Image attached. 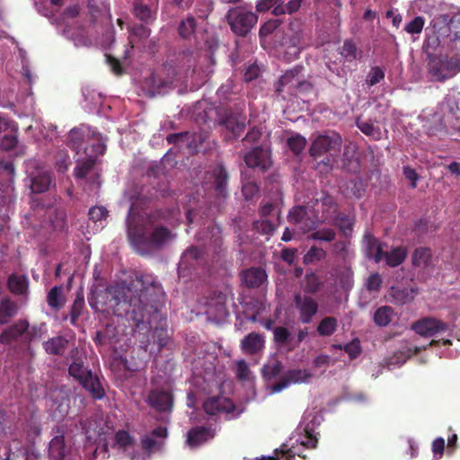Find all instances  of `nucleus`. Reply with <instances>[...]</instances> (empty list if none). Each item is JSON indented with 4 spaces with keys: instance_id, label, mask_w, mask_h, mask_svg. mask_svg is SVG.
<instances>
[{
    "instance_id": "42",
    "label": "nucleus",
    "mask_w": 460,
    "mask_h": 460,
    "mask_svg": "<svg viewBox=\"0 0 460 460\" xmlns=\"http://www.w3.org/2000/svg\"><path fill=\"white\" fill-rule=\"evenodd\" d=\"M49 223L52 230L65 232L67 230L66 213L62 209H56L49 215Z\"/></svg>"
},
{
    "instance_id": "49",
    "label": "nucleus",
    "mask_w": 460,
    "mask_h": 460,
    "mask_svg": "<svg viewBox=\"0 0 460 460\" xmlns=\"http://www.w3.org/2000/svg\"><path fill=\"white\" fill-rule=\"evenodd\" d=\"M84 307V299L83 296H77L72 305L70 312V322L71 324L75 325L78 317L82 315L83 309Z\"/></svg>"
},
{
    "instance_id": "22",
    "label": "nucleus",
    "mask_w": 460,
    "mask_h": 460,
    "mask_svg": "<svg viewBox=\"0 0 460 460\" xmlns=\"http://www.w3.org/2000/svg\"><path fill=\"white\" fill-rule=\"evenodd\" d=\"M14 203V197L13 194V189L6 186L4 189H0V233L4 230L5 223L8 220V211L10 206Z\"/></svg>"
},
{
    "instance_id": "29",
    "label": "nucleus",
    "mask_w": 460,
    "mask_h": 460,
    "mask_svg": "<svg viewBox=\"0 0 460 460\" xmlns=\"http://www.w3.org/2000/svg\"><path fill=\"white\" fill-rule=\"evenodd\" d=\"M407 257V250L403 246L393 247L390 252H384L383 260L391 268L401 265Z\"/></svg>"
},
{
    "instance_id": "31",
    "label": "nucleus",
    "mask_w": 460,
    "mask_h": 460,
    "mask_svg": "<svg viewBox=\"0 0 460 460\" xmlns=\"http://www.w3.org/2000/svg\"><path fill=\"white\" fill-rule=\"evenodd\" d=\"M432 261V252L426 247H419L411 255V262L414 267L427 269Z\"/></svg>"
},
{
    "instance_id": "10",
    "label": "nucleus",
    "mask_w": 460,
    "mask_h": 460,
    "mask_svg": "<svg viewBox=\"0 0 460 460\" xmlns=\"http://www.w3.org/2000/svg\"><path fill=\"white\" fill-rule=\"evenodd\" d=\"M286 28L287 24L284 19L277 18L269 20L261 26V30H259V36H261V38H265L268 35L272 34L274 35L275 47L285 48V45L288 42Z\"/></svg>"
},
{
    "instance_id": "63",
    "label": "nucleus",
    "mask_w": 460,
    "mask_h": 460,
    "mask_svg": "<svg viewBox=\"0 0 460 460\" xmlns=\"http://www.w3.org/2000/svg\"><path fill=\"white\" fill-rule=\"evenodd\" d=\"M88 217H90V219L94 222L106 219L108 217V210L104 207H93L90 211H88Z\"/></svg>"
},
{
    "instance_id": "3",
    "label": "nucleus",
    "mask_w": 460,
    "mask_h": 460,
    "mask_svg": "<svg viewBox=\"0 0 460 460\" xmlns=\"http://www.w3.org/2000/svg\"><path fill=\"white\" fill-rule=\"evenodd\" d=\"M447 25L451 38L447 55H431L427 63L429 75L437 82H445L460 72V12L452 15Z\"/></svg>"
},
{
    "instance_id": "11",
    "label": "nucleus",
    "mask_w": 460,
    "mask_h": 460,
    "mask_svg": "<svg viewBox=\"0 0 460 460\" xmlns=\"http://www.w3.org/2000/svg\"><path fill=\"white\" fill-rule=\"evenodd\" d=\"M244 163L248 168L267 171L272 166V160L269 149L262 146H255L243 156Z\"/></svg>"
},
{
    "instance_id": "44",
    "label": "nucleus",
    "mask_w": 460,
    "mask_h": 460,
    "mask_svg": "<svg viewBox=\"0 0 460 460\" xmlns=\"http://www.w3.org/2000/svg\"><path fill=\"white\" fill-rule=\"evenodd\" d=\"M358 53L356 43L351 40H346L343 42L341 49H340V54H341L348 63H352L357 60Z\"/></svg>"
},
{
    "instance_id": "26",
    "label": "nucleus",
    "mask_w": 460,
    "mask_h": 460,
    "mask_svg": "<svg viewBox=\"0 0 460 460\" xmlns=\"http://www.w3.org/2000/svg\"><path fill=\"white\" fill-rule=\"evenodd\" d=\"M69 341L62 335L49 338L42 343L43 349L49 355L62 356L67 347Z\"/></svg>"
},
{
    "instance_id": "18",
    "label": "nucleus",
    "mask_w": 460,
    "mask_h": 460,
    "mask_svg": "<svg viewBox=\"0 0 460 460\" xmlns=\"http://www.w3.org/2000/svg\"><path fill=\"white\" fill-rule=\"evenodd\" d=\"M31 192L42 193L49 190L52 182L51 172L48 170L31 172L29 176Z\"/></svg>"
},
{
    "instance_id": "19",
    "label": "nucleus",
    "mask_w": 460,
    "mask_h": 460,
    "mask_svg": "<svg viewBox=\"0 0 460 460\" xmlns=\"http://www.w3.org/2000/svg\"><path fill=\"white\" fill-rule=\"evenodd\" d=\"M202 261H204V252L196 246H190L181 255V259L179 261V269H195Z\"/></svg>"
},
{
    "instance_id": "21",
    "label": "nucleus",
    "mask_w": 460,
    "mask_h": 460,
    "mask_svg": "<svg viewBox=\"0 0 460 460\" xmlns=\"http://www.w3.org/2000/svg\"><path fill=\"white\" fill-rule=\"evenodd\" d=\"M267 280L266 271L261 268H250L242 272V282L250 288H255Z\"/></svg>"
},
{
    "instance_id": "47",
    "label": "nucleus",
    "mask_w": 460,
    "mask_h": 460,
    "mask_svg": "<svg viewBox=\"0 0 460 460\" xmlns=\"http://www.w3.org/2000/svg\"><path fill=\"white\" fill-rule=\"evenodd\" d=\"M336 233L333 229L323 228L313 232L309 238L314 241L332 242L335 240Z\"/></svg>"
},
{
    "instance_id": "64",
    "label": "nucleus",
    "mask_w": 460,
    "mask_h": 460,
    "mask_svg": "<svg viewBox=\"0 0 460 460\" xmlns=\"http://www.w3.org/2000/svg\"><path fill=\"white\" fill-rule=\"evenodd\" d=\"M242 192L246 200L253 199L259 192V187L255 182H247L243 184Z\"/></svg>"
},
{
    "instance_id": "17",
    "label": "nucleus",
    "mask_w": 460,
    "mask_h": 460,
    "mask_svg": "<svg viewBox=\"0 0 460 460\" xmlns=\"http://www.w3.org/2000/svg\"><path fill=\"white\" fill-rule=\"evenodd\" d=\"M217 430L211 427L198 426L187 432V444L190 447H197L213 438Z\"/></svg>"
},
{
    "instance_id": "59",
    "label": "nucleus",
    "mask_w": 460,
    "mask_h": 460,
    "mask_svg": "<svg viewBox=\"0 0 460 460\" xmlns=\"http://www.w3.org/2000/svg\"><path fill=\"white\" fill-rule=\"evenodd\" d=\"M335 348L340 349H344V351L348 354L349 358H356L359 356L361 350L360 346L358 345V341H354L353 342H350L346 345H334Z\"/></svg>"
},
{
    "instance_id": "60",
    "label": "nucleus",
    "mask_w": 460,
    "mask_h": 460,
    "mask_svg": "<svg viewBox=\"0 0 460 460\" xmlns=\"http://www.w3.org/2000/svg\"><path fill=\"white\" fill-rule=\"evenodd\" d=\"M382 284V278L378 272L371 273L367 280L366 287L369 292H378Z\"/></svg>"
},
{
    "instance_id": "48",
    "label": "nucleus",
    "mask_w": 460,
    "mask_h": 460,
    "mask_svg": "<svg viewBox=\"0 0 460 460\" xmlns=\"http://www.w3.org/2000/svg\"><path fill=\"white\" fill-rule=\"evenodd\" d=\"M163 444L162 441L155 440L150 436H145L141 438L142 450L149 455L156 450H161Z\"/></svg>"
},
{
    "instance_id": "35",
    "label": "nucleus",
    "mask_w": 460,
    "mask_h": 460,
    "mask_svg": "<svg viewBox=\"0 0 460 460\" xmlns=\"http://www.w3.org/2000/svg\"><path fill=\"white\" fill-rule=\"evenodd\" d=\"M16 314L17 305L13 301L4 298L0 302V324H6Z\"/></svg>"
},
{
    "instance_id": "57",
    "label": "nucleus",
    "mask_w": 460,
    "mask_h": 460,
    "mask_svg": "<svg viewBox=\"0 0 460 460\" xmlns=\"http://www.w3.org/2000/svg\"><path fill=\"white\" fill-rule=\"evenodd\" d=\"M251 376V369L248 367V364L244 359H240L235 362V376L239 380L245 381L248 380Z\"/></svg>"
},
{
    "instance_id": "8",
    "label": "nucleus",
    "mask_w": 460,
    "mask_h": 460,
    "mask_svg": "<svg viewBox=\"0 0 460 460\" xmlns=\"http://www.w3.org/2000/svg\"><path fill=\"white\" fill-rule=\"evenodd\" d=\"M342 146L341 135H319L314 138L310 146V155L321 157L327 152L340 151Z\"/></svg>"
},
{
    "instance_id": "61",
    "label": "nucleus",
    "mask_w": 460,
    "mask_h": 460,
    "mask_svg": "<svg viewBox=\"0 0 460 460\" xmlns=\"http://www.w3.org/2000/svg\"><path fill=\"white\" fill-rule=\"evenodd\" d=\"M151 81L153 84V94H161L168 86H170L172 82L167 80H162L159 77H156L154 74L151 75Z\"/></svg>"
},
{
    "instance_id": "2",
    "label": "nucleus",
    "mask_w": 460,
    "mask_h": 460,
    "mask_svg": "<svg viewBox=\"0 0 460 460\" xmlns=\"http://www.w3.org/2000/svg\"><path fill=\"white\" fill-rule=\"evenodd\" d=\"M173 208H154L134 217V202L128 213V234L130 242L140 253L162 251L176 238L166 224L172 219Z\"/></svg>"
},
{
    "instance_id": "30",
    "label": "nucleus",
    "mask_w": 460,
    "mask_h": 460,
    "mask_svg": "<svg viewBox=\"0 0 460 460\" xmlns=\"http://www.w3.org/2000/svg\"><path fill=\"white\" fill-rule=\"evenodd\" d=\"M29 281L25 275L11 274L7 279V287L10 292L22 295L27 292Z\"/></svg>"
},
{
    "instance_id": "45",
    "label": "nucleus",
    "mask_w": 460,
    "mask_h": 460,
    "mask_svg": "<svg viewBox=\"0 0 460 460\" xmlns=\"http://www.w3.org/2000/svg\"><path fill=\"white\" fill-rule=\"evenodd\" d=\"M96 163L95 157H90L84 161L83 163L79 164L74 169V176L75 179H84L86 175L89 173L90 171H92Z\"/></svg>"
},
{
    "instance_id": "51",
    "label": "nucleus",
    "mask_w": 460,
    "mask_h": 460,
    "mask_svg": "<svg viewBox=\"0 0 460 460\" xmlns=\"http://www.w3.org/2000/svg\"><path fill=\"white\" fill-rule=\"evenodd\" d=\"M440 44L438 36L434 32L431 35H429L423 45V49L425 53L427 54V60L429 59V56L437 55L435 52Z\"/></svg>"
},
{
    "instance_id": "34",
    "label": "nucleus",
    "mask_w": 460,
    "mask_h": 460,
    "mask_svg": "<svg viewBox=\"0 0 460 460\" xmlns=\"http://www.w3.org/2000/svg\"><path fill=\"white\" fill-rule=\"evenodd\" d=\"M225 301V296L219 293L217 298H211L208 302L207 313L213 314L219 318L228 315L227 306Z\"/></svg>"
},
{
    "instance_id": "39",
    "label": "nucleus",
    "mask_w": 460,
    "mask_h": 460,
    "mask_svg": "<svg viewBox=\"0 0 460 460\" xmlns=\"http://www.w3.org/2000/svg\"><path fill=\"white\" fill-rule=\"evenodd\" d=\"M209 243L214 252H219L223 244L222 229L217 223H213L208 227Z\"/></svg>"
},
{
    "instance_id": "50",
    "label": "nucleus",
    "mask_w": 460,
    "mask_h": 460,
    "mask_svg": "<svg viewBox=\"0 0 460 460\" xmlns=\"http://www.w3.org/2000/svg\"><path fill=\"white\" fill-rule=\"evenodd\" d=\"M320 286L319 278L314 272L305 274V281L303 284L305 293L314 294L319 290Z\"/></svg>"
},
{
    "instance_id": "23",
    "label": "nucleus",
    "mask_w": 460,
    "mask_h": 460,
    "mask_svg": "<svg viewBox=\"0 0 460 460\" xmlns=\"http://www.w3.org/2000/svg\"><path fill=\"white\" fill-rule=\"evenodd\" d=\"M198 24L197 20L193 15H187L184 19L180 21L177 28L180 38L190 41L196 38Z\"/></svg>"
},
{
    "instance_id": "56",
    "label": "nucleus",
    "mask_w": 460,
    "mask_h": 460,
    "mask_svg": "<svg viewBox=\"0 0 460 460\" xmlns=\"http://www.w3.org/2000/svg\"><path fill=\"white\" fill-rule=\"evenodd\" d=\"M337 226L344 235H349L353 231L354 223L351 219H349L344 214H340L337 217Z\"/></svg>"
},
{
    "instance_id": "5",
    "label": "nucleus",
    "mask_w": 460,
    "mask_h": 460,
    "mask_svg": "<svg viewBox=\"0 0 460 460\" xmlns=\"http://www.w3.org/2000/svg\"><path fill=\"white\" fill-rule=\"evenodd\" d=\"M228 181L229 174L222 164H218L208 172L205 181H203V188L213 190L218 209L221 208L222 203L229 196Z\"/></svg>"
},
{
    "instance_id": "24",
    "label": "nucleus",
    "mask_w": 460,
    "mask_h": 460,
    "mask_svg": "<svg viewBox=\"0 0 460 460\" xmlns=\"http://www.w3.org/2000/svg\"><path fill=\"white\" fill-rule=\"evenodd\" d=\"M79 384L84 389L91 394L93 398L96 400L104 398L105 390L103 386L101 385L97 376H93V374L88 375L87 377H84L82 380H80Z\"/></svg>"
},
{
    "instance_id": "28",
    "label": "nucleus",
    "mask_w": 460,
    "mask_h": 460,
    "mask_svg": "<svg viewBox=\"0 0 460 460\" xmlns=\"http://www.w3.org/2000/svg\"><path fill=\"white\" fill-rule=\"evenodd\" d=\"M67 449L63 435H59L51 438L49 445V460H64Z\"/></svg>"
},
{
    "instance_id": "46",
    "label": "nucleus",
    "mask_w": 460,
    "mask_h": 460,
    "mask_svg": "<svg viewBox=\"0 0 460 460\" xmlns=\"http://www.w3.org/2000/svg\"><path fill=\"white\" fill-rule=\"evenodd\" d=\"M115 442L122 450H127L134 444V438L126 429H119L115 434Z\"/></svg>"
},
{
    "instance_id": "16",
    "label": "nucleus",
    "mask_w": 460,
    "mask_h": 460,
    "mask_svg": "<svg viewBox=\"0 0 460 460\" xmlns=\"http://www.w3.org/2000/svg\"><path fill=\"white\" fill-rule=\"evenodd\" d=\"M242 351L245 355L256 356L261 353L265 348V338L257 332L244 335L240 344Z\"/></svg>"
},
{
    "instance_id": "13",
    "label": "nucleus",
    "mask_w": 460,
    "mask_h": 460,
    "mask_svg": "<svg viewBox=\"0 0 460 460\" xmlns=\"http://www.w3.org/2000/svg\"><path fill=\"white\" fill-rule=\"evenodd\" d=\"M310 417L304 418L298 427L299 433L303 434L301 445L307 449H313L316 447L319 432L315 431V429L320 425L316 416H312L311 420H309Z\"/></svg>"
},
{
    "instance_id": "7",
    "label": "nucleus",
    "mask_w": 460,
    "mask_h": 460,
    "mask_svg": "<svg viewBox=\"0 0 460 460\" xmlns=\"http://www.w3.org/2000/svg\"><path fill=\"white\" fill-rule=\"evenodd\" d=\"M217 122L220 127L228 130L232 138H238L245 128L243 116L233 112L230 109H219L217 111Z\"/></svg>"
},
{
    "instance_id": "40",
    "label": "nucleus",
    "mask_w": 460,
    "mask_h": 460,
    "mask_svg": "<svg viewBox=\"0 0 460 460\" xmlns=\"http://www.w3.org/2000/svg\"><path fill=\"white\" fill-rule=\"evenodd\" d=\"M394 310L389 305L380 306L376 313H374V323L378 326H387L392 321Z\"/></svg>"
},
{
    "instance_id": "38",
    "label": "nucleus",
    "mask_w": 460,
    "mask_h": 460,
    "mask_svg": "<svg viewBox=\"0 0 460 460\" xmlns=\"http://www.w3.org/2000/svg\"><path fill=\"white\" fill-rule=\"evenodd\" d=\"M48 305L54 310H59L65 304L62 286H54L47 296Z\"/></svg>"
},
{
    "instance_id": "41",
    "label": "nucleus",
    "mask_w": 460,
    "mask_h": 460,
    "mask_svg": "<svg viewBox=\"0 0 460 460\" xmlns=\"http://www.w3.org/2000/svg\"><path fill=\"white\" fill-rule=\"evenodd\" d=\"M85 132L83 128H74L68 135V146L79 153L84 142Z\"/></svg>"
},
{
    "instance_id": "33",
    "label": "nucleus",
    "mask_w": 460,
    "mask_h": 460,
    "mask_svg": "<svg viewBox=\"0 0 460 460\" xmlns=\"http://www.w3.org/2000/svg\"><path fill=\"white\" fill-rule=\"evenodd\" d=\"M133 14L138 20L149 23L155 21V13L149 6L143 4L142 0H136L133 4Z\"/></svg>"
},
{
    "instance_id": "43",
    "label": "nucleus",
    "mask_w": 460,
    "mask_h": 460,
    "mask_svg": "<svg viewBox=\"0 0 460 460\" xmlns=\"http://www.w3.org/2000/svg\"><path fill=\"white\" fill-rule=\"evenodd\" d=\"M337 329V320L333 316L324 317L318 327H316V332H318L321 336H331L335 332Z\"/></svg>"
},
{
    "instance_id": "12",
    "label": "nucleus",
    "mask_w": 460,
    "mask_h": 460,
    "mask_svg": "<svg viewBox=\"0 0 460 460\" xmlns=\"http://www.w3.org/2000/svg\"><path fill=\"white\" fill-rule=\"evenodd\" d=\"M413 331L420 336L431 337L448 330V323L434 317H424L412 324Z\"/></svg>"
},
{
    "instance_id": "4",
    "label": "nucleus",
    "mask_w": 460,
    "mask_h": 460,
    "mask_svg": "<svg viewBox=\"0 0 460 460\" xmlns=\"http://www.w3.org/2000/svg\"><path fill=\"white\" fill-rule=\"evenodd\" d=\"M287 358L285 351H278L269 356L261 368L262 378L266 381L271 393L276 394L288 386V372L285 371L283 360Z\"/></svg>"
},
{
    "instance_id": "37",
    "label": "nucleus",
    "mask_w": 460,
    "mask_h": 460,
    "mask_svg": "<svg viewBox=\"0 0 460 460\" xmlns=\"http://www.w3.org/2000/svg\"><path fill=\"white\" fill-rule=\"evenodd\" d=\"M356 126L362 134L368 136L371 139L379 140L382 137V132L378 126L374 125L371 121H365L357 119Z\"/></svg>"
},
{
    "instance_id": "1",
    "label": "nucleus",
    "mask_w": 460,
    "mask_h": 460,
    "mask_svg": "<svg viewBox=\"0 0 460 460\" xmlns=\"http://www.w3.org/2000/svg\"><path fill=\"white\" fill-rule=\"evenodd\" d=\"M113 313L126 317L138 331H152L149 338L140 340L141 347L147 351L151 343L158 346V352L167 344L166 319L161 312L164 293L151 274H142L134 279L123 281L114 287Z\"/></svg>"
},
{
    "instance_id": "15",
    "label": "nucleus",
    "mask_w": 460,
    "mask_h": 460,
    "mask_svg": "<svg viewBox=\"0 0 460 460\" xmlns=\"http://www.w3.org/2000/svg\"><path fill=\"white\" fill-rule=\"evenodd\" d=\"M295 304L299 312L300 321L303 323H311L313 316L319 309L316 302L310 296L296 294L295 296Z\"/></svg>"
},
{
    "instance_id": "20",
    "label": "nucleus",
    "mask_w": 460,
    "mask_h": 460,
    "mask_svg": "<svg viewBox=\"0 0 460 460\" xmlns=\"http://www.w3.org/2000/svg\"><path fill=\"white\" fill-rule=\"evenodd\" d=\"M29 328V323L27 320H19L13 324L8 326L0 334V342L4 345H8L12 341L17 340L22 336Z\"/></svg>"
},
{
    "instance_id": "14",
    "label": "nucleus",
    "mask_w": 460,
    "mask_h": 460,
    "mask_svg": "<svg viewBox=\"0 0 460 460\" xmlns=\"http://www.w3.org/2000/svg\"><path fill=\"white\" fill-rule=\"evenodd\" d=\"M234 409L233 402L227 397L212 396L203 402V411L209 417H217L224 412H231Z\"/></svg>"
},
{
    "instance_id": "36",
    "label": "nucleus",
    "mask_w": 460,
    "mask_h": 460,
    "mask_svg": "<svg viewBox=\"0 0 460 460\" xmlns=\"http://www.w3.org/2000/svg\"><path fill=\"white\" fill-rule=\"evenodd\" d=\"M391 296L395 305H408L414 299V291L410 288H392Z\"/></svg>"
},
{
    "instance_id": "62",
    "label": "nucleus",
    "mask_w": 460,
    "mask_h": 460,
    "mask_svg": "<svg viewBox=\"0 0 460 460\" xmlns=\"http://www.w3.org/2000/svg\"><path fill=\"white\" fill-rule=\"evenodd\" d=\"M385 77V72L379 66H374L368 75L367 84L375 85L379 84Z\"/></svg>"
},
{
    "instance_id": "27",
    "label": "nucleus",
    "mask_w": 460,
    "mask_h": 460,
    "mask_svg": "<svg viewBox=\"0 0 460 460\" xmlns=\"http://www.w3.org/2000/svg\"><path fill=\"white\" fill-rule=\"evenodd\" d=\"M255 8L256 12L259 13L271 10L272 14L279 16L286 13L288 5L285 4L283 0H258Z\"/></svg>"
},
{
    "instance_id": "9",
    "label": "nucleus",
    "mask_w": 460,
    "mask_h": 460,
    "mask_svg": "<svg viewBox=\"0 0 460 460\" xmlns=\"http://www.w3.org/2000/svg\"><path fill=\"white\" fill-rule=\"evenodd\" d=\"M147 403L159 412H170L173 409V394L164 388H154L147 396Z\"/></svg>"
},
{
    "instance_id": "52",
    "label": "nucleus",
    "mask_w": 460,
    "mask_h": 460,
    "mask_svg": "<svg viewBox=\"0 0 460 460\" xmlns=\"http://www.w3.org/2000/svg\"><path fill=\"white\" fill-rule=\"evenodd\" d=\"M312 374L306 369H292L289 370V384H300L308 382Z\"/></svg>"
},
{
    "instance_id": "58",
    "label": "nucleus",
    "mask_w": 460,
    "mask_h": 460,
    "mask_svg": "<svg viewBox=\"0 0 460 460\" xmlns=\"http://www.w3.org/2000/svg\"><path fill=\"white\" fill-rule=\"evenodd\" d=\"M425 21L421 16H416L404 27V31L411 34H418L422 31Z\"/></svg>"
},
{
    "instance_id": "54",
    "label": "nucleus",
    "mask_w": 460,
    "mask_h": 460,
    "mask_svg": "<svg viewBox=\"0 0 460 460\" xmlns=\"http://www.w3.org/2000/svg\"><path fill=\"white\" fill-rule=\"evenodd\" d=\"M274 342L276 349L283 351V346L288 344V328L285 326L277 327L274 330Z\"/></svg>"
},
{
    "instance_id": "25",
    "label": "nucleus",
    "mask_w": 460,
    "mask_h": 460,
    "mask_svg": "<svg viewBox=\"0 0 460 460\" xmlns=\"http://www.w3.org/2000/svg\"><path fill=\"white\" fill-rule=\"evenodd\" d=\"M364 241L367 257L374 258L376 262L381 261L384 255L383 243L370 233L365 234Z\"/></svg>"
},
{
    "instance_id": "53",
    "label": "nucleus",
    "mask_w": 460,
    "mask_h": 460,
    "mask_svg": "<svg viewBox=\"0 0 460 460\" xmlns=\"http://www.w3.org/2000/svg\"><path fill=\"white\" fill-rule=\"evenodd\" d=\"M325 254L326 253L323 249L312 246L308 252H306L305 255H304L303 261L305 264L320 261L325 257Z\"/></svg>"
},
{
    "instance_id": "6",
    "label": "nucleus",
    "mask_w": 460,
    "mask_h": 460,
    "mask_svg": "<svg viewBox=\"0 0 460 460\" xmlns=\"http://www.w3.org/2000/svg\"><path fill=\"white\" fill-rule=\"evenodd\" d=\"M226 20L231 31L235 35L245 37L256 24L258 16L252 11H245L242 7H235L229 9Z\"/></svg>"
},
{
    "instance_id": "55",
    "label": "nucleus",
    "mask_w": 460,
    "mask_h": 460,
    "mask_svg": "<svg viewBox=\"0 0 460 460\" xmlns=\"http://www.w3.org/2000/svg\"><path fill=\"white\" fill-rule=\"evenodd\" d=\"M306 146V139L300 135L289 133V150L299 154Z\"/></svg>"
},
{
    "instance_id": "32",
    "label": "nucleus",
    "mask_w": 460,
    "mask_h": 460,
    "mask_svg": "<svg viewBox=\"0 0 460 460\" xmlns=\"http://www.w3.org/2000/svg\"><path fill=\"white\" fill-rule=\"evenodd\" d=\"M68 373L69 376L77 382L86 378L88 375H93V371L84 366V361L81 357H75L73 359L71 365L68 367Z\"/></svg>"
}]
</instances>
